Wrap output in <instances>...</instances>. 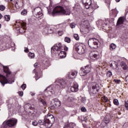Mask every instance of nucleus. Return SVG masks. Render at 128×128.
<instances>
[{"instance_id": "f257e3e1", "label": "nucleus", "mask_w": 128, "mask_h": 128, "mask_svg": "<svg viewBox=\"0 0 128 128\" xmlns=\"http://www.w3.org/2000/svg\"><path fill=\"white\" fill-rule=\"evenodd\" d=\"M48 14L50 16H60V14L70 16V9L66 10L62 6H56L54 7L52 12L48 10Z\"/></svg>"}, {"instance_id": "f03ea898", "label": "nucleus", "mask_w": 128, "mask_h": 128, "mask_svg": "<svg viewBox=\"0 0 128 128\" xmlns=\"http://www.w3.org/2000/svg\"><path fill=\"white\" fill-rule=\"evenodd\" d=\"M60 50H68V48L66 46H62L60 43H57L51 48V54H58Z\"/></svg>"}, {"instance_id": "7ed1b4c3", "label": "nucleus", "mask_w": 128, "mask_h": 128, "mask_svg": "<svg viewBox=\"0 0 128 128\" xmlns=\"http://www.w3.org/2000/svg\"><path fill=\"white\" fill-rule=\"evenodd\" d=\"M44 120L46 128H50L54 122V117L52 114L46 115Z\"/></svg>"}, {"instance_id": "20e7f679", "label": "nucleus", "mask_w": 128, "mask_h": 128, "mask_svg": "<svg viewBox=\"0 0 128 128\" xmlns=\"http://www.w3.org/2000/svg\"><path fill=\"white\" fill-rule=\"evenodd\" d=\"M82 2L84 8L87 10L90 8V6H92V10H96V8H100V6H98L96 3L92 4V0H82Z\"/></svg>"}, {"instance_id": "39448f33", "label": "nucleus", "mask_w": 128, "mask_h": 128, "mask_svg": "<svg viewBox=\"0 0 128 128\" xmlns=\"http://www.w3.org/2000/svg\"><path fill=\"white\" fill-rule=\"evenodd\" d=\"M55 83L56 84V88L58 90H60V88H64L66 86L68 82L66 80L64 79H57Z\"/></svg>"}, {"instance_id": "423d86ee", "label": "nucleus", "mask_w": 128, "mask_h": 128, "mask_svg": "<svg viewBox=\"0 0 128 128\" xmlns=\"http://www.w3.org/2000/svg\"><path fill=\"white\" fill-rule=\"evenodd\" d=\"M88 44L92 48L96 49L98 48V40H96V38H90L88 40Z\"/></svg>"}, {"instance_id": "0eeeda50", "label": "nucleus", "mask_w": 128, "mask_h": 128, "mask_svg": "<svg viewBox=\"0 0 128 128\" xmlns=\"http://www.w3.org/2000/svg\"><path fill=\"white\" fill-rule=\"evenodd\" d=\"M16 30H18L19 32L22 34L26 32V24L25 22H21L18 24H16Z\"/></svg>"}, {"instance_id": "6e6552de", "label": "nucleus", "mask_w": 128, "mask_h": 128, "mask_svg": "<svg viewBox=\"0 0 128 128\" xmlns=\"http://www.w3.org/2000/svg\"><path fill=\"white\" fill-rule=\"evenodd\" d=\"M32 12L36 18H40V16H42V12L40 7H37L34 8Z\"/></svg>"}, {"instance_id": "1a4fd4ad", "label": "nucleus", "mask_w": 128, "mask_h": 128, "mask_svg": "<svg viewBox=\"0 0 128 128\" xmlns=\"http://www.w3.org/2000/svg\"><path fill=\"white\" fill-rule=\"evenodd\" d=\"M54 94V91L52 86L48 87L44 91V96H52Z\"/></svg>"}, {"instance_id": "9d476101", "label": "nucleus", "mask_w": 128, "mask_h": 128, "mask_svg": "<svg viewBox=\"0 0 128 128\" xmlns=\"http://www.w3.org/2000/svg\"><path fill=\"white\" fill-rule=\"evenodd\" d=\"M16 122H18V120L16 119L12 118L6 121V122H4L3 123V126H4V124H6L8 126H14L16 124Z\"/></svg>"}, {"instance_id": "9b49d317", "label": "nucleus", "mask_w": 128, "mask_h": 128, "mask_svg": "<svg viewBox=\"0 0 128 128\" xmlns=\"http://www.w3.org/2000/svg\"><path fill=\"white\" fill-rule=\"evenodd\" d=\"M86 46H84L82 44H76V50L80 54H84L86 52L84 48Z\"/></svg>"}, {"instance_id": "f8f14e48", "label": "nucleus", "mask_w": 128, "mask_h": 128, "mask_svg": "<svg viewBox=\"0 0 128 128\" xmlns=\"http://www.w3.org/2000/svg\"><path fill=\"white\" fill-rule=\"evenodd\" d=\"M0 82L3 86H4V84H12V82H14V80L12 81L8 80L6 79V76L0 74Z\"/></svg>"}, {"instance_id": "ddd939ff", "label": "nucleus", "mask_w": 128, "mask_h": 128, "mask_svg": "<svg viewBox=\"0 0 128 128\" xmlns=\"http://www.w3.org/2000/svg\"><path fill=\"white\" fill-rule=\"evenodd\" d=\"M92 68H90V65H87L84 67L81 68L80 70L84 74L82 76H86L87 74L90 72Z\"/></svg>"}, {"instance_id": "4468645a", "label": "nucleus", "mask_w": 128, "mask_h": 128, "mask_svg": "<svg viewBox=\"0 0 128 128\" xmlns=\"http://www.w3.org/2000/svg\"><path fill=\"white\" fill-rule=\"evenodd\" d=\"M90 58L93 60H96L100 58V54L96 52H92L90 54Z\"/></svg>"}, {"instance_id": "2eb2a0df", "label": "nucleus", "mask_w": 128, "mask_h": 128, "mask_svg": "<svg viewBox=\"0 0 128 128\" xmlns=\"http://www.w3.org/2000/svg\"><path fill=\"white\" fill-rule=\"evenodd\" d=\"M100 90V86L96 83H94L92 86V88L90 90L91 92L95 94L96 92H98V90Z\"/></svg>"}, {"instance_id": "dca6fc26", "label": "nucleus", "mask_w": 128, "mask_h": 128, "mask_svg": "<svg viewBox=\"0 0 128 128\" xmlns=\"http://www.w3.org/2000/svg\"><path fill=\"white\" fill-rule=\"evenodd\" d=\"M52 102L54 106H52L51 108H54L56 107L58 108V106H60V101L58 98H54L52 100Z\"/></svg>"}, {"instance_id": "f3484780", "label": "nucleus", "mask_w": 128, "mask_h": 128, "mask_svg": "<svg viewBox=\"0 0 128 128\" xmlns=\"http://www.w3.org/2000/svg\"><path fill=\"white\" fill-rule=\"evenodd\" d=\"M15 8L12 6V5H10V12L14 13V12H16V8L18 9L20 6H18V2H16V4H15Z\"/></svg>"}, {"instance_id": "a211bd4d", "label": "nucleus", "mask_w": 128, "mask_h": 128, "mask_svg": "<svg viewBox=\"0 0 128 128\" xmlns=\"http://www.w3.org/2000/svg\"><path fill=\"white\" fill-rule=\"evenodd\" d=\"M71 92H76L78 90V84L76 82L73 84V86L70 88Z\"/></svg>"}, {"instance_id": "6ab92c4d", "label": "nucleus", "mask_w": 128, "mask_h": 128, "mask_svg": "<svg viewBox=\"0 0 128 128\" xmlns=\"http://www.w3.org/2000/svg\"><path fill=\"white\" fill-rule=\"evenodd\" d=\"M77 74H78V71H72L69 72L68 74V76L69 78H76V76Z\"/></svg>"}, {"instance_id": "aec40b11", "label": "nucleus", "mask_w": 128, "mask_h": 128, "mask_svg": "<svg viewBox=\"0 0 128 128\" xmlns=\"http://www.w3.org/2000/svg\"><path fill=\"white\" fill-rule=\"evenodd\" d=\"M66 50H61L58 53V56L60 58H64L66 56V53L64 51Z\"/></svg>"}, {"instance_id": "412c9836", "label": "nucleus", "mask_w": 128, "mask_h": 128, "mask_svg": "<svg viewBox=\"0 0 128 128\" xmlns=\"http://www.w3.org/2000/svg\"><path fill=\"white\" fill-rule=\"evenodd\" d=\"M108 24V20H101L100 21L99 24H100V26H102L103 28H104V26H106Z\"/></svg>"}, {"instance_id": "4be33fe9", "label": "nucleus", "mask_w": 128, "mask_h": 128, "mask_svg": "<svg viewBox=\"0 0 128 128\" xmlns=\"http://www.w3.org/2000/svg\"><path fill=\"white\" fill-rule=\"evenodd\" d=\"M109 122H110V120L106 119V118H104V121H103L101 123V126H107L108 127V124Z\"/></svg>"}, {"instance_id": "5701e85b", "label": "nucleus", "mask_w": 128, "mask_h": 128, "mask_svg": "<svg viewBox=\"0 0 128 128\" xmlns=\"http://www.w3.org/2000/svg\"><path fill=\"white\" fill-rule=\"evenodd\" d=\"M124 22V18L120 17L117 22L116 26H120V24H122Z\"/></svg>"}, {"instance_id": "b1692460", "label": "nucleus", "mask_w": 128, "mask_h": 128, "mask_svg": "<svg viewBox=\"0 0 128 128\" xmlns=\"http://www.w3.org/2000/svg\"><path fill=\"white\" fill-rule=\"evenodd\" d=\"M110 68H114V70L116 68H118V62L112 61L111 64H110Z\"/></svg>"}, {"instance_id": "393cba45", "label": "nucleus", "mask_w": 128, "mask_h": 128, "mask_svg": "<svg viewBox=\"0 0 128 128\" xmlns=\"http://www.w3.org/2000/svg\"><path fill=\"white\" fill-rule=\"evenodd\" d=\"M4 72H6V76H8L9 74H12V72H10V69H8V66H4Z\"/></svg>"}, {"instance_id": "a878e982", "label": "nucleus", "mask_w": 128, "mask_h": 128, "mask_svg": "<svg viewBox=\"0 0 128 128\" xmlns=\"http://www.w3.org/2000/svg\"><path fill=\"white\" fill-rule=\"evenodd\" d=\"M45 30H47V34H52V32H54L52 29V28H50L48 25L46 26Z\"/></svg>"}, {"instance_id": "bb28decb", "label": "nucleus", "mask_w": 128, "mask_h": 128, "mask_svg": "<svg viewBox=\"0 0 128 128\" xmlns=\"http://www.w3.org/2000/svg\"><path fill=\"white\" fill-rule=\"evenodd\" d=\"M116 45L114 44H112L110 45V50H116Z\"/></svg>"}, {"instance_id": "cd10ccee", "label": "nucleus", "mask_w": 128, "mask_h": 128, "mask_svg": "<svg viewBox=\"0 0 128 128\" xmlns=\"http://www.w3.org/2000/svg\"><path fill=\"white\" fill-rule=\"evenodd\" d=\"M28 56L30 58H35L34 53L30 52L28 54Z\"/></svg>"}, {"instance_id": "c85d7f7f", "label": "nucleus", "mask_w": 128, "mask_h": 128, "mask_svg": "<svg viewBox=\"0 0 128 128\" xmlns=\"http://www.w3.org/2000/svg\"><path fill=\"white\" fill-rule=\"evenodd\" d=\"M4 18L6 22H10V15H5Z\"/></svg>"}, {"instance_id": "c756f323", "label": "nucleus", "mask_w": 128, "mask_h": 128, "mask_svg": "<svg viewBox=\"0 0 128 128\" xmlns=\"http://www.w3.org/2000/svg\"><path fill=\"white\" fill-rule=\"evenodd\" d=\"M39 102H40L43 104V106H46V102H45L44 100H42V98L39 99Z\"/></svg>"}, {"instance_id": "7c9ffc66", "label": "nucleus", "mask_w": 128, "mask_h": 128, "mask_svg": "<svg viewBox=\"0 0 128 128\" xmlns=\"http://www.w3.org/2000/svg\"><path fill=\"white\" fill-rule=\"evenodd\" d=\"M38 124H40V126H42L43 124H46V122L44 121L39 120L38 122Z\"/></svg>"}, {"instance_id": "2f4dec72", "label": "nucleus", "mask_w": 128, "mask_h": 128, "mask_svg": "<svg viewBox=\"0 0 128 128\" xmlns=\"http://www.w3.org/2000/svg\"><path fill=\"white\" fill-rule=\"evenodd\" d=\"M66 112V110H64V109L60 110V114H62L63 116H64Z\"/></svg>"}, {"instance_id": "473e14b6", "label": "nucleus", "mask_w": 128, "mask_h": 128, "mask_svg": "<svg viewBox=\"0 0 128 128\" xmlns=\"http://www.w3.org/2000/svg\"><path fill=\"white\" fill-rule=\"evenodd\" d=\"M113 102L114 104H115V106H118L119 103H118V99H114Z\"/></svg>"}, {"instance_id": "72a5a7b5", "label": "nucleus", "mask_w": 128, "mask_h": 128, "mask_svg": "<svg viewBox=\"0 0 128 128\" xmlns=\"http://www.w3.org/2000/svg\"><path fill=\"white\" fill-rule=\"evenodd\" d=\"M65 99L66 100H68V102H72V98L68 96H66Z\"/></svg>"}, {"instance_id": "f704fd0d", "label": "nucleus", "mask_w": 128, "mask_h": 128, "mask_svg": "<svg viewBox=\"0 0 128 128\" xmlns=\"http://www.w3.org/2000/svg\"><path fill=\"white\" fill-rule=\"evenodd\" d=\"M122 64H123V70H128V66H126V63H124V62H122Z\"/></svg>"}, {"instance_id": "c9c22d12", "label": "nucleus", "mask_w": 128, "mask_h": 128, "mask_svg": "<svg viewBox=\"0 0 128 128\" xmlns=\"http://www.w3.org/2000/svg\"><path fill=\"white\" fill-rule=\"evenodd\" d=\"M106 76H108V78H110V76H112V73L110 71H108L107 72Z\"/></svg>"}, {"instance_id": "e433bc0d", "label": "nucleus", "mask_w": 128, "mask_h": 128, "mask_svg": "<svg viewBox=\"0 0 128 128\" xmlns=\"http://www.w3.org/2000/svg\"><path fill=\"white\" fill-rule=\"evenodd\" d=\"M6 10V6L4 5H0V10L4 12Z\"/></svg>"}, {"instance_id": "4c0bfd02", "label": "nucleus", "mask_w": 128, "mask_h": 128, "mask_svg": "<svg viewBox=\"0 0 128 128\" xmlns=\"http://www.w3.org/2000/svg\"><path fill=\"white\" fill-rule=\"evenodd\" d=\"M0 47L4 48V40L0 38Z\"/></svg>"}, {"instance_id": "58836bf2", "label": "nucleus", "mask_w": 128, "mask_h": 128, "mask_svg": "<svg viewBox=\"0 0 128 128\" xmlns=\"http://www.w3.org/2000/svg\"><path fill=\"white\" fill-rule=\"evenodd\" d=\"M64 42H70V38L68 37H66L64 38Z\"/></svg>"}, {"instance_id": "ea45409f", "label": "nucleus", "mask_w": 128, "mask_h": 128, "mask_svg": "<svg viewBox=\"0 0 128 128\" xmlns=\"http://www.w3.org/2000/svg\"><path fill=\"white\" fill-rule=\"evenodd\" d=\"M124 106L126 110H128V100L124 102Z\"/></svg>"}, {"instance_id": "a19ab883", "label": "nucleus", "mask_w": 128, "mask_h": 128, "mask_svg": "<svg viewBox=\"0 0 128 128\" xmlns=\"http://www.w3.org/2000/svg\"><path fill=\"white\" fill-rule=\"evenodd\" d=\"M26 14H27V12L26 10H24L21 12V14L22 16H26Z\"/></svg>"}, {"instance_id": "79ce46f5", "label": "nucleus", "mask_w": 128, "mask_h": 128, "mask_svg": "<svg viewBox=\"0 0 128 128\" xmlns=\"http://www.w3.org/2000/svg\"><path fill=\"white\" fill-rule=\"evenodd\" d=\"M74 38L76 40H80V37H78V34H74Z\"/></svg>"}, {"instance_id": "37998d69", "label": "nucleus", "mask_w": 128, "mask_h": 128, "mask_svg": "<svg viewBox=\"0 0 128 128\" xmlns=\"http://www.w3.org/2000/svg\"><path fill=\"white\" fill-rule=\"evenodd\" d=\"M32 126H38V121L34 120V121L32 122Z\"/></svg>"}, {"instance_id": "c03bdc74", "label": "nucleus", "mask_w": 128, "mask_h": 128, "mask_svg": "<svg viewBox=\"0 0 128 128\" xmlns=\"http://www.w3.org/2000/svg\"><path fill=\"white\" fill-rule=\"evenodd\" d=\"M33 72L34 74H36V80H38V78H40L38 76V74H36V69H34L33 70Z\"/></svg>"}, {"instance_id": "a18cd8bd", "label": "nucleus", "mask_w": 128, "mask_h": 128, "mask_svg": "<svg viewBox=\"0 0 128 128\" xmlns=\"http://www.w3.org/2000/svg\"><path fill=\"white\" fill-rule=\"evenodd\" d=\"M70 27L71 28H76V24L70 23Z\"/></svg>"}, {"instance_id": "49530a36", "label": "nucleus", "mask_w": 128, "mask_h": 128, "mask_svg": "<svg viewBox=\"0 0 128 128\" xmlns=\"http://www.w3.org/2000/svg\"><path fill=\"white\" fill-rule=\"evenodd\" d=\"M71 124H72V123H70V124L67 123V124H65L64 128H70V126Z\"/></svg>"}, {"instance_id": "de8ad7c7", "label": "nucleus", "mask_w": 128, "mask_h": 128, "mask_svg": "<svg viewBox=\"0 0 128 128\" xmlns=\"http://www.w3.org/2000/svg\"><path fill=\"white\" fill-rule=\"evenodd\" d=\"M81 102L82 104H84V102H86V98H81Z\"/></svg>"}, {"instance_id": "09e8293b", "label": "nucleus", "mask_w": 128, "mask_h": 128, "mask_svg": "<svg viewBox=\"0 0 128 128\" xmlns=\"http://www.w3.org/2000/svg\"><path fill=\"white\" fill-rule=\"evenodd\" d=\"M26 84H23L22 86H21V88L22 90H26Z\"/></svg>"}, {"instance_id": "8fccbe9b", "label": "nucleus", "mask_w": 128, "mask_h": 128, "mask_svg": "<svg viewBox=\"0 0 128 128\" xmlns=\"http://www.w3.org/2000/svg\"><path fill=\"white\" fill-rule=\"evenodd\" d=\"M58 36H62L64 34V32L62 30L58 31Z\"/></svg>"}, {"instance_id": "3c124183", "label": "nucleus", "mask_w": 128, "mask_h": 128, "mask_svg": "<svg viewBox=\"0 0 128 128\" xmlns=\"http://www.w3.org/2000/svg\"><path fill=\"white\" fill-rule=\"evenodd\" d=\"M81 110L82 112H86V108L84 107H82L81 108Z\"/></svg>"}, {"instance_id": "603ef678", "label": "nucleus", "mask_w": 128, "mask_h": 128, "mask_svg": "<svg viewBox=\"0 0 128 128\" xmlns=\"http://www.w3.org/2000/svg\"><path fill=\"white\" fill-rule=\"evenodd\" d=\"M18 94L20 96H24V92H18Z\"/></svg>"}, {"instance_id": "864d4df0", "label": "nucleus", "mask_w": 128, "mask_h": 128, "mask_svg": "<svg viewBox=\"0 0 128 128\" xmlns=\"http://www.w3.org/2000/svg\"><path fill=\"white\" fill-rule=\"evenodd\" d=\"M114 82L116 84H120V80H115Z\"/></svg>"}, {"instance_id": "5fc2aeb1", "label": "nucleus", "mask_w": 128, "mask_h": 128, "mask_svg": "<svg viewBox=\"0 0 128 128\" xmlns=\"http://www.w3.org/2000/svg\"><path fill=\"white\" fill-rule=\"evenodd\" d=\"M24 52H28V48H25V49L24 50Z\"/></svg>"}, {"instance_id": "6e6d98bb", "label": "nucleus", "mask_w": 128, "mask_h": 128, "mask_svg": "<svg viewBox=\"0 0 128 128\" xmlns=\"http://www.w3.org/2000/svg\"><path fill=\"white\" fill-rule=\"evenodd\" d=\"M42 66H44V68H46V66H48V65L46 64H43Z\"/></svg>"}, {"instance_id": "4d7b16f0", "label": "nucleus", "mask_w": 128, "mask_h": 128, "mask_svg": "<svg viewBox=\"0 0 128 128\" xmlns=\"http://www.w3.org/2000/svg\"><path fill=\"white\" fill-rule=\"evenodd\" d=\"M38 66V63H35L34 64V68H36V66Z\"/></svg>"}, {"instance_id": "13d9d810", "label": "nucleus", "mask_w": 128, "mask_h": 128, "mask_svg": "<svg viewBox=\"0 0 128 128\" xmlns=\"http://www.w3.org/2000/svg\"><path fill=\"white\" fill-rule=\"evenodd\" d=\"M30 94H31V96H35L36 94H34L32 92H31Z\"/></svg>"}, {"instance_id": "bf43d9fd", "label": "nucleus", "mask_w": 128, "mask_h": 128, "mask_svg": "<svg viewBox=\"0 0 128 128\" xmlns=\"http://www.w3.org/2000/svg\"><path fill=\"white\" fill-rule=\"evenodd\" d=\"M84 22H86V24H88V20H85L84 22V24H84Z\"/></svg>"}, {"instance_id": "052dcab7", "label": "nucleus", "mask_w": 128, "mask_h": 128, "mask_svg": "<svg viewBox=\"0 0 128 128\" xmlns=\"http://www.w3.org/2000/svg\"><path fill=\"white\" fill-rule=\"evenodd\" d=\"M126 82H128V75L127 76H126Z\"/></svg>"}, {"instance_id": "680f3d73", "label": "nucleus", "mask_w": 128, "mask_h": 128, "mask_svg": "<svg viewBox=\"0 0 128 128\" xmlns=\"http://www.w3.org/2000/svg\"><path fill=\"white\" fill-rule=\"evenodd\" d=\"M2 18V14L0 13V20Z\"/></svg>"}, {"instance_id": "e2e57ef3", "label": "nucleus", "mask_w": 128, "mask_h": 128, "mask_svg": "<svg viewBox=\"0 0 128 128\" xmlns=\"http://www.w3.org/2000/svg\"><path fill=\"white\" fill-rule=\"evenodd\" d=\"M84 128H89L88 127L86 126V125L84 126Z\"/></svg>"}, {"instance_id": "0e129e2a", "label": "nucleus", "mask_w": 128, "mask_h": 128, "mask_svg": "<svg viewBox=\"0 0 128 128\" xmlns=\"http://www.w3.org/2000/svg\"><path fill=\"white\" fill-rule=\"evenodd\" d=\"M120 0H116V2H118Z\"/></svg>"}, {"instance_id": "69168bd1", "label": "nucleus", "mask_w": 128, "mask_h": 128, "mask_svg": "<svg viewBox=\"0 0 128 128\" xmlns=\"http://www.w3.org/2000/svg\"><path fill=\"white\" fill-rule=\"evenodd\" d=\"M10 2H16V0H10Z\"/></svg>"}, {"instance_id": "338daca9", "label": "nucleus", "mask_w": 128, "mask_h": 128, "mask_svg": "<svg viewBox=\"0 0 128 128\" xmlns=\"http://www.w3.org/2000/svg\"><path fill=\"white\" fill-rule=\"evenodd\" d=\"M105 102H108V99H106Z\"/></svg>"}, {"instance_id": "774afa93", "label": "nucleus", "mask_w": 128, "mask_h": 128, "mask_svg": "<svg viewBox=\"0 0 128 128\" xmlns=\"http://www.w3.org/2000/svg\"><path fill=\"white\" fill-rule=\"evenodd\" d=\"M6 128V126H4V127H3V128Z\"/></svg>"}]
</instances>
